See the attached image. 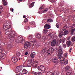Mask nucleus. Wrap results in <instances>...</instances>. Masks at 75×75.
I'll list each match as a JSON object with an SVG mask.
<instances>
[{
    "mask_svg": "<svg viewBox=\"0 0 75 75\" xmlns=\"http://www.w3.org/2000/svg\"><path fill=\"white\" fill-rule=\"evenodd\" d=\"M5 34L6 35V38L10 39L11 41H14L16 38V37H17V34L14 31H12L11 28H9L8 30L5 31Z\"/></svg>",
    "mask_w": 75,
    "mask_h": 75,
    "instance_id": "obj_1",
    "label": "nucleus"
},
{
    "mask_svg": "<svg viewBox=\"0 0 75 75\" xmlns=\"http://www.w3.org/2000/svg\"><path fill=\"white\" fill-rule=\"evenodd\" d=\"M33 35H29L28 37V39L30 40V42H26L24 45V48L27 49L28 48H30L31 47V42H33Z\"/></svg>",
    "mask_w": 75,
    "mask_h": 75,
    "instance_id": "obj_2",
    "label": "nucleus"
},
{
    "mask_svg": "<svg viewBox=\"0 0 75 75\" xmlns=\"http://www.w3.org/2000/svg\"><path fill=\"white\" fill-rule=\"evenodd\" d=\"M63 48L62 46L60 45L59 46L58 48V51L59 53L57 55V57L59 59H60L62 55L63 54Z\"/></svg>",
    "mask_w": 75,
    "mask_h": 75,
    "instance_id": "obj_3",
    "label": "nucleus"
},
{
    "mask_svg": "<svg viewBox=\"0 0 75 75\" xmlns=\"http://www.w3.org/2000/svg\"><path fill=\"white\" fill-rule=\"evenodd\" d=\"M55 36L53 37L52 39L54 40L52 41L51 43V45L52 47H54L56 45V40H55L57 39V38H55Z\"/></svg>",
    "mask_w": 75,
    "mask_h": 75,
    "instance_id": "obj_4",
    "label": "nucleus"
},
{
    "mask_svg": "<svg viewBox=\"0 0 75 75\" xmlns=\"http://www.w3.org/2000/svg\"><path fill=\"white\" fill-rule=\"evenodd\" d=\"M54 49L51 48L50 50L49 49L46 51V53H47V55H50L54 52Z\"/></svg>",
    "mask_w": 75,
    "mask_h": 75,
    "instance_id": "obj_5",
    "label": "nucleus"
},
{
    "mask_svg": "<svg viewBox=\"0 0 75 75\" xmlns=\"http://www.w3.org/2000/svg\"><path fill=\"white\" fill-rule=\"evenodd\" d=\"M23 69V67L22 66L17 67L16 68L15 72L16 73H18Z\"/></svg>",
    "mask_w": 75,
    "mask_h": 75,
    "instance_id": "obj_6",
    "label": "nucleus"
},
{
    "mask_svg": "<svg viewBox=\"0 0 75 75\" xmlns=\"http://www.w3.org/2000/svg\"><path fill=\"white\" fill-rule=\"evenodd\" d=\"M60 60L59 61V62L61 64H64V62H65V58L63 56H62L60 58Z\"/></svg>",
    "mask_w": 75,
    "mask_h": 75,
    "instance_id": "obj_7",
    "label": "nucleus"
},
{
    "mask_svg": "<svg viewBox=\"0 0 75 75\" xmlns=\"http://www.w3.org/2000/svg\"><path fill=\"white\" fill-rule=\"evenodd\" d=\"M11 60L13 62L16 63L18 61V58L16 56H14L13 57L11 58Z\"/></svg>",
    "mask_w": 75,
    "mask_h": 75,
    "instance_id": "obj_8",
    "label": "nucleus"
},
{
    "mask_svg": "<svg viewBox=\"0 0 75 75\" xmlns=\"http://www.w3.org/2000/svg\"><path fill=\"white\" fill-rule=\"evenodd\" d=\"M38 62L37 61H35L33 62V66L35 68H37V66H38Z\"/></svg>",
    "mask_w": 75,
    "mask_h": 75,
    "instance_id": "obj_9",
    "label": "nucleus"
},
{
    "mask_svg": "<svg viewBox=\"0 0 75 75\" xmlns=\"http://www.w3.org/2000/svg\"><path fill=\"white\" fill-rule=\"evenodd\" d=\"M38 69L40 71V70L41 71H44L45 70V68H44L43 66L42 65H40L38 67Z\"/></svg>",
    "mask_w": 75,
    "mask_h": 75,
    "instance_id": "obj_10",
    "label": "nucleus"
},
{
    "mask_svg": "<svg viewBox=\"0 0 75 75\" xmlns=\"http://www.w3.org/2000/svg\"><path fill=\"white\" fill-rule=\"evenodd\" d=\"M33 60H29L27 62V66L29 67H31L32 65V64H33Z\"/></svg>",
    "mask_w": 75,
    "mask_h": 75,
    "instance_id": "obj_11",
    "label": "nucleus"
},
{
    "mask_svg": "<svg viewBox=\"0 0 75 75\" xmlns=\"http://www.w3.org/2000/svg\"><path fill=\"white\" fill-rule=\"evenodd\" d=\"M58 59H57V57H53L52 59V61L55 63V64H57Z\"/></svg>",
    "mask_w": 75,
    "mask_h": 75,
    "instance_id": "obj_12",
    "label": "nucleus"
},
{
    "mask_svg": "<svg viewBox=\"0 0 75 75\" xmlns=\"http://www.w3.org/2000/svg\"><path fill=\"white\" fill-rule=\"evenodd\" d=\"M44 28H45V29L47 30V29H49V28H51V26L48 24H46L44 25Z\"/></svg>",
    "mask_w": 75,
    "mask_h": 75,
    "instance_id": "obj_13",
    "label": "nucleus"
},
{
    "mask_svg": "<svg viewBox=\"0 0 75 75\" xmlns=\"http://www.w3.org/2000/svg\"><path fill=\"white\" fill-rule=\"evenodd\" d=\"M44 8V6L42 5V6L40 8L39 10V11L38 12V13H39L40 14H42V12H41V11L40 10H42Z\"/></svg>",
    "mask_w": 75,
    "mask_h": 75,
    "instance_id": "obj_14",
    "label": "nucleus"
},
{
    "mask_svg": "<svg viewBox=\"0 0 75 75\" xmlns=\"http://www.w3.org/2000/svg\"><path fill=\"white\" fill-rule=\"evenodd\" d=\"M36 37L38 39H41V38L42 35L41 34L39 33H37L36 34Z\"/></svg>",
    "mask_w": 75,
    "mask_h": 75,
    "instance_id": "obj_15",
    "label": "nucleus"
},
{
    "mask_svg": "<svg viewBox=\"0 0 75 75\" xmlns=\"http://www.w3.org/2000/svg\"><path fill=\"white\" fill-rule=\"evenodd\" d=\"M8 25H4V29H5V33H6V30H8H8H9V28H11H11H7L8 27Z\"/></svg>",
    "mask_w": 75,
    "mask_h": 75,
    "instance_id": "obj_16",
    "label": "nucleus"
},
{
    "mask_svg": "<svg viewBox=\"0 0 75 75\" xmlns=\"http://www.w3.org/2000/svg\"><path fill=\"white\" fill-rule=\"evenodd\" d=\"M66 44L67 47H70V46L72 44V42L70 40H69L67 41L66 42Z\"/></svg>",
    "mask_w": 75,
    "mask_h": 75,
    "instance_id": "obj_17",
    "label": "nucleus"
},
{
    "mask_svg": "<svg viewBox=\"0 0 75 75\" xmlns=\"http://www.w3.org/2000/svg\"><path fill=\"white\" fill-rule=\"evenodd\" d=\"M63 34H64V31H60V32L59 33V37L61 38V37H62Z\"/></svg>",
    "mask_w": 75,
    "mask_h": 75,
    "instance_id": "obj_18",
    "label": "nucleus"
},
{
    "mask_svg": "<svg viewBox=\"0 0 75 75\" xmlns=\"http://www.w3.org/2000/svg\"><path fill=\"white\" fill-rule=\"evenodd\" d=\"M30 44L32 45H36L37 44V41L33 40V42H31Z\"/></svg>",
    "mask_w": 75,
    "mask_h": 75,
    "instance_id": "obj_19",
    "label": "nucleus"
},
{
    "mask_svg": "<svg viewBox=\"0 0 75 75\" xmlns=\"http://www.w3.org/2000/svg\"><path fill=\"white\" fill-rule=\"evenodd\" d=\"M35 53L33 52L31 54L30 57L32 58H34L35 57Z\"/></svg>",
    "mask_w": 75,
    "mask_h": 75,
    "instance_id": "obj_20",
    "label": "nucleus"
},
{
    "mask_svg": "<svg viewBox=\"0 0 75 75\" xmlns=\"http://www.w3.org/2000/svg\"><path fill=\"white\" fill-rule=\"evenodd\" d=\"M15 42L17 44L20 42V40L18 38L15 39Z\"/></svg>",
    "mask_w": 75,
    "mask_h": 75,
    "instance_id": "obj_21",
    "label": "nucleus"
},
{
    "mask_svg": "<svg viewBox=\"0 0 75 75\" xmlns=\"http://www.w3.org/2000/svg\"><path fill=\"white\" fill-rule=\"evenodd\" d=\"M2 3H3V5L4 6H7V3L5 0H2Z\"/></svg>",
    "mask_w": 75,
    "mask_h": 75,
    "instance_id": "obj_22",
    "label": "nucleus"
},
{
    "mask_svg": "<svg viewBox=\"0 0 75 75\" xmlns=\"http://www.w3.org/2000/svg\"><path fill=\"white\" fill-rule=\"evenodd\" d=\"M28 72V71L26 69H23V74H27Z\"/></svg>",
    "mask_w": 75,
    "mask_h": 75,
    "instance_id": "obj_23",
    "label": "nucleus"
},
{
    "mask_svg": "<svg viewBox=\"0 0 75 75\" xmlns=\"http://www.w3.org/2000/svg\"><path fill=\"white\" fill-rule=\"evenodd\" d=\"M75 28L73 29L70 32V34L71 35H73L74 34V32H75Z\"/></svg>",
    "mask_w": 75,
    "mask_h": 75,
    "instance_id": "obj_24",
    "label": "nucleus"
},
{
    "mask_svg": "<svg viewBox=\"0 0 75 75\" xmlns=\"http://www.w3.org/2000/svg\"><path fill=\"white\" fill-rule=\"evenodd\" d=\"M68 33H69L68 31L67 30H66L64 31V32L63 35H67V34H68Z\"/></svg>",
    "mask_w": 75,
    "mask_h": 75,
    "instance_id": "obj_25",
    "label": "nucleus"
},
{
    "mask_svg": "<svg viewBox=\"0 0 75 75\" xmlns=\"http://www.w3.org/2000/svg\"><path fill=\"white\" fill-rule=\"evenodd\" d=\"M48 31L47 29H45L43 31V34H46V33H47Z\"/></svg>",
    "mask_w": 75,
    "mask_h": 75,
    "instance_id": "obj_26",
    "label": "nucleus"
},
{
    "mask_svg": "<svg viewBox=\"0 0 75 75\" xmlns=\"http://www.w3.org/2000/svg\"><path fill=\"white\" fill-rule=\"evenodd\" d=\"M52 21H53V20L51 18L48 19L47 20V23H52Z\"/></svg>",
    "mask_w": 75,
    "mask_h": 75,
    "instance_id": "obj_27",
    "label": "nucleus"
},
{
    "mask_svg": "<svg viewBox=\"0 0 75 75\" xmlns=\"http://www.w3.org/2000/svg\"><path fill=\"white\" fill-rule=\"evenodd\" d=\"M9 21H6L4 24V25H9V24H10V23Z\"/></svg>",
    "mask_w": 75,
    "mask_h": 75,
    "instance_id": "obj_28",
    "label": "nucleus"
},
{
    "mask_svg": "<svg viewBox=\"0 0 75 75\" xmlns=\"http://www.w3.org/2000/svg\"><path fill=\"white\" fill-rule=\"evenodd\" d=\"M69 68H70V67L69 66H66L65 69L66 70V71H67L69 69Z\"/></svg>",
    "mask_w": 75,
    "mask_h": 75,
    "instance_id": "obj_29",
    "label": "nucleus"
},
{
    "mask_svg": "<svg viewBox=\"0 0 75 75\" xmlns=\"http://www.w3.org/2000/svg\"><path fill=\"white\" fill-rule=\"evenodd\" d=\"M46 75H54V74L52 73L50 71H49L47 73Z\"/></svg>",
    "mask_w": 75,
    "mask_h": 75,
    "instance_id": "obj_30",
    "label": "nucleus"
},
{
    "mask_svg": "<svg viewBox=\"0 0 75 75\" xmlns=\"http://www.w3.org/2000/svg\"><path fill=\"white\" fill-rule=\"evenodd\" d=\"M49 9L48 8H47L45 9L42 11V13H46V11H47Z\"/></svg>",
    "mask_w": 75,
    "mask_h": 75,
    "instance_id": "obj_31",
    "label": "nucleus"
},
{
    "mask_svg": "<svg viewBox=\"0 0 75 75\" xmlns=\"http://www.w3.org/2000/svg\"><path fill=\"white\" fill-rule=\"evenodd\" d=\"M48 36L49 37H50V38H52V37L53 36V35H52V33H50L49 34H48Z\"/></svg>",
    "mask_w": 75,
    "mask_h": 75,
    "instance_id": "obj_32",
    "label": "nucleus"
},
{
    "mask_svg": "<svg viewBox=\"0 0 75 75\" xmlns=\"http://www.w3.org/2000/svg\"><path fill=\"white\" fill-rule=\"evenodd\" d=\"M25 42V40L24 39H23L21 41L20 40V42H21V44H24V43Z\"/></svg>",
    "mask_w": 75,
    "mask_h": 75,
    "instance_id": "obj_33",
    "label": "nucleus"
},
{
    "mask_svg": "<svg viewBox=\"0 0 75 75\" xmlns=\"http://www.w3.org/2000/svg\"><path fill=\"white\" fill-rule=\"evenodd\" d=\"M68 60L67 59H66L65 60V61L64 62V63L63 64L64 65H67V64H68Z\"/></svg>",
    "mask_w": 75,
    "mask_h": 75,
    "instance_id": "obj_34",
    "label": "nucleus"
},
{
    "mask_svg": "<svg viewBox=\"0 0 75 75\" xmlns=\"http://www.w3.org/2000/svg\"><path fill=\"white\" fill-rule=\"evenodd\" d=\"M2 9H3V7L0 6V14H1L3 11V10Z\"/></svg>",
    "mask_w": 75,
    "mask_h": 75,
    "instance_id": "obj_35",
    "label": "nucleus"
},
{
    "mask_svg": "<svg viewBox=\"0 0 75 75\" xmlns=\"http://www.w3.org/2000/svg\"><path fill=\"white\" fill-rule=\"evenodd\" d=\"M4 55H5V54H4V53H1V54H0V57H1V58H3Z\"/></svg>",
    "mask_w": 75,
    "mask_h": 75,
    "instance_id": "obj_36",
    "label": "nucleus"
},
{
    "mask_svg": "<svg viewBox=\"0 0 75 75\" xmlns=\"http://www.w3.org/2000/svg\"><path fill=\"white\" fill-rule=\"evenodd\" d=\"M68 27V26L67 25H66L64 26V27L63 28V30L65 31L66 30V28Z\"/></svg>",
    "mask_w": 75,
    "mask_h": 75,
    "instance_id": "obj_37",
    "label": "nucleus"
},
{
    "mask_svg": "<svg viewBox=\"0 0 75 75\" xmlns=\"http://www.w3.org/2000/svg\"><path fill=\"white\" fill-rule=\"evenodd\" d=\"M54 75H59V73H58V71H56L54 73Z\"/></svg>",
    "mask_w": 75,
    "mask_h": 75,
    "instance_id": "obj_38",
    "label": "nucleus"
},
{
    "mask_svg": "<svg viewBox=\"0 0 75 75\" xmlns=\"http://www.w3.org/2000/svg\"><path fill=\"white\" fill-rule=\"evenodd\" d=\"M71 41L72 42L75 41V36H73L71 38Z\"/></svg>",
    "mask_w": 75,
    "mask_h": 75,
    "instance_id": "obj_39",
    "label": "nucleus"
},
{
    "mask_svg": "<svg viewBox=\"0 0 75 75\" xmlns=\"http://www.w3.org/2000/svg\"><path fill=\"white\" fill-rule=\"evenodd\" d=\"M72 74V73L71 71H69L67 73L66 75H71Z\"/></svg>",
    "mask_w": 75,
    "mask_h": 75,
    "instance_id": "obj_40",
    "label": "nucleus"
},
{
    "mask_svg": "<svg viewBox=\"0 0 75 75\" xmlns=\"http://www.w3.org/2000/svg\"><path fill=\"white\" fill-rule=\"evenodd\" d=\"M68 54V53L66 52L64 54H63V57H64L65 58H67V55Z\"/></svg>",
    "mask_w": 75,
    "mask_h": 75,
    "instance_id": "obj_41",
    "label": "nucleus"
},
{
    "mask_svg": "<svg viewBox=\"0 0 75 75\" xmlns=\"http://www.w3.org/2000/svg\"><path fill=\"white\" fill-rule=\"evenodd\" d=\"M33 6H34V4L33 3H32L30 4V7H31H31H33Z\"/></svg>",
    "mask_w": 75,
    "mask_h": 75,
    "instance_id": "obj_42",
    "label": "nucleus"
},
{
    "mask_svg": "<svg viewBox=\"0 0 75 75\" xmlns=\"http://www.w3.org/2000/svg\"><path fill=\"white\" fill-rule=\"evenodd\" d=\"M16 55L17 56V57H19L20 56V53L19 52H17L16 53Z\"/></svg>",
    "mask_w": 75,
    "mask_h": 75,
    "instance_id": "obj_43",
    "label": "nucleus"
},
{
    "mask_svg": "<svg viewBox=\"0 0 75 75\" xmlns=\"http://www.w3.org/2000/svg\"><path fill=\"white\" fill-rule=\"evenodd\" d=\"M56 26L57 28H59V24L57 23L56 25Z\"/></svg>",
    "mask_w": 75,
    "mask_h": 75,
    "instance_id": "obj_44",
    "label": "nucleus"
},
{
    "mask_svg": "<svg viewBox=\"0 0 75 75\" xmlns=\"http://www.w3.org/2000/svg\"><path fill=\"white\" fill-rule=\"evenodd\" d=\"M56 45L57 46H59V44H60V43H59V42H58V41H57V42H56Z\"/></svg>",
    "mask_w": 75,
    "mask_h": 75,
    "instance_id": "obj_45",
    "label": "nucleus"
},
{
    "mask_svg": "<svg viewBox=\"0 0 75 75\" xmlns=\"http://www.w3.org/2000/svg\"><path fill=\"white\" fill-rule=\"evenodd\" d=\"M47 49H43V51H42V52L43 53H45V52H46V51H47Z\"/></svg>",
    "mask_w": 75,
    "mask_h": 75,
    "instance_id": "obj_46",
    "label": "nucleus"
},
{
    "mask_svg": "<svg viewBox=\"0 0 75 75\" xmlns=\"http://www.w3.org/2000/svg\"><path fill=\"white\" fill-rule=\"evenodd\" d=\"M22 37L21 36H19L18 37V38L19 39V40H21L22 38Z\"/></svg>",
    "mask_w": 75,
    "mask_h": 75,
    "instance_id": "obj_47",
    "label": "nucleus"
},
{
    "mask_svg": "<svg viewBox=\"0 0 75 75\" xmlns=\"http://www.w3.org/2000/svg\"><path fill=\"white\" fill-rule=\"evenodd\" d=\"M63 47L64 48H65L66 47H67V45H66V44H63Z\"/></svg>",
    "mask_w": 75,
    "mask_h": 75,
    "instance_id": "obj_48",
    "label": "nucleus"
},
{
    "mask_svg": "<svg viewBox=\"0 0 75 75\" xmlns=\"http://www.w3.org/2000/svg\"><path fill=\"white\" fill-rule=\"evenodd\" d=\"M59 42V43L60 44H61V42H62V39H60L59 40V42Z\"/></svg>",
    "mask_w": 75,
    "mask_h": 75,
    "instance_id": "obj_49",
    "label": "nucleus"
},
{
    "mask_svg": "<svg viewBox=\"0 0 75 75\" xmlns=\"http://www.w3.org/2000/svg\"><path fill=\"white\" fill-rule=\"evenodd\" d=\"M70 39H71V36H69L67 38V40H70Z\"/></svg>",
    "mask_w": 75,
    "mask_h": 75,
    "instance_id": "obj_50",
    "label": "nucleus"
},
{
    "mask_svg": "<svg viewBox=\"0 0 75 75\" xmlns=\"http://www.w3.org/2000/svg\"><path fill=\"white\" fill-rule=\"evenodd\" d=\"M28 21V19H27V18H26L25 19L24 22L26 23V22H27V21Z\"/></svg>",
    "mask_w": 75,
    "mask_h": 75,
    "instance_id": "obj_51",
    "label": "nucleus"
},
{
    "mask_svg": "<svg viewBox=\"0 0 75 75\" xmlns=\"http://www.w3.org/2000/svg\"><path fill=\"white\" fill-rule=\"evenodd\" d=\"M28 54V52H25V55H27V54Z\"/></svg>",
    "mask_w": 75,
    "mask_h": 75,
    "instance_id": "obj_52",
    "label": "nucleus"
},
{
    "mask_svg": "<svg viewBox=\"0 0 75 75\" xmlns=\"http://www.w3.org/2000/svg\"><path fill=\"white\" fill-rule=\"evenodd\" d=\"M45 38V37H42V38L41 39H42L43 40H42V41H45V38Z\"/></svg>",
    "mask_w": 75,
    "mask_h": 75,
    "instance_id": "obj_53",
    "label": "nucleus"
},
{
    "mask_svg": "<svg viewBox=\"0 0 75 75\" xmlns=\"http://www.w3.org/2000/svg\"><path fill=\"white\" fill-rule=\"evenodd\" d=\"M18 75H23V74L21 72H20L18 74Z\"/></svg>",
    "mask_w": 75,
    "mask_h": 75,
    "instance_id": "obj_54",
    "label": "nucleus"
},
{
    "mask_svg": "<svg viewBox=\"0 0 75 75\" xmlns=\"http://www.w3.org/2000/svg\"><path fill=\"white\" fill-rule=\"evenodd\" d=\"M35 25V23L34 22H32V25Z\"/></svg>",
    "mask_w": 75,
    "mask_h": 75,
    "instance_id": "obj_55",
    "label": "nucleus"
},
{
    "mask_svg": "<svg viewBox=\"0 0 75 75\" xmlns=\"http://www.w3.org/2000/svg\"><path fill=\"white\" fill-rule=\"evenodd\" d=\"M52 3H55V0H51Z\"/></svg>",
    "mask_w": 75,
    "mask_h": 75,
    "instance_id": "obj_56",
    "label": "nucleus"
},
{
    "mask_svg": "<svg viewBox=\"0 0 75 75\" xmlns=\"http://www.w3.org/2000/svg\"><path fill=\"white\" fill-rule=\"evenodd\" d=\"M3 52V50L1 49H0V53H1Z\"/></svg>",
    "mask_w": 75,
    "mask_h": 75,
    "instance_id": "obj_57",
    "label": "nucleus"
},
{
    "mask_svg": "<svg viewBox=\"0 0 75 75\" xmlns=\"http://www.w3.org/2000/svg\"><path fill=\"white\" fill-rule=\"evenodd\" d=\"M11 11H12V12H13V11H14V9L13 8H12L11 9Z\"/></svg>",
    "mask_w": 75,
    "mask_h": 75,
    "instance_id": "obj_58",
    "label": "nucleus"
},
{
    "mask_svg": "<svg viewBox=\"0 0 75 75\" xmlns=\"http://www.w3.org/2000/svg\"><path fill=\"white\" fill-rule=\"evenodd\" d=\"M30 30V27H28L27 28H26V30Z\"/></svg>",
    "mask_w": 75,
    "mask_h": 75,
    "instance_id": "obj_59",
    "label": "nucleus"
},
{
    "mask_svg": "<svg viewBox=\"0 0 75 75\" xmlns=\"http://www.w3.org/2000/svg\"><path fill=\"white\" fill-rule=\"evenodd\" d=\"M10 46V48H11L12 47V45H9L8 46V47H9Z\"/></svg>",
    "mask_w": 75,
    "mask_h": 75,
    "instance_id": "obj_60",
    "label": "nucleus"
},
{
    "mask_svg": "<svg viewBox=\"0 0 75 75\" xmlns=\"http://www.w3.org/2000/svg\"><path fill=\"white\" fill-rule=\"evenodd\" d=\"M65 40H63V41H62V43H64V42H65Z\"/></svg>",
    "mask_w": 75,
    "mask_h": 75,
    "instance_id": "obj_61",
    "label": "nucleus"
},
{
    "mask_svg": "<svg viewBox=\"0 0 75 75\" xmlns=\"http://www.w3.org/2000/svg\"><path fill=\"white\" fill-rule=\"evenodd\" d=\"M30 25H32V22H30L29 23Z\"/></svg>",
    "mask_w": 75,
    "mask_h": 75,
    "instance_id": "obj_62",
    "label": "nucleus"
},
{
    "mask_svg": "<svg viewBox=\"0 0 75 75\" xmlns=\"http://www.w3.org/2000/svg\"><path fill=\"white\" fill-rule=\"evenodd\" d=\"M75 27V22L74 23V25H73Z\"/></svg>",
    "mask_w": 75,
    "mask_h": 75,
    "instance_id": "obj_63",
    "label": "nucleus"
},
{
    "mask_svg": "<svg viewBox=\"0 0 75 75\" xmlns=\"http://www.w3.org/2000/svg\"><path fill=\"white\" fill-rule=\"evenodd\" d=\"M25 15H24L23 16V18H25Z\"/></svg>",
    "mask_w": 75,
    "mask_h": 75,
    "instance_id": "obj_64",
    "label": "nucleus"
}]
</instances>
